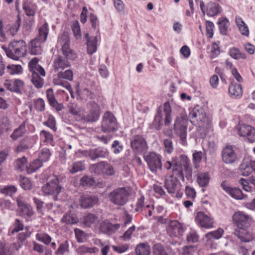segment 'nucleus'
Here are the masks:
<instances>
[{"label": "nucleus", "mask_w": 255, "mask_h": 255, "mask_svg": "<svg viewBox=\"0 0 255 255\" xmlns=\"http://www.w3.org/2000/svg\"><path fill=\"white\" fill-rule=\"evenodd\" d=\"M48 32V24L45 23L39 28L38 36L31 41L29 47L31 54L39 55L41 54L42 52L41 44L46 41Z\"/></svg>", "instance_id": "1"}, {"label": "nucleus", "mask_w": 255, "mask_h": 255, "mask_svg": "<svg viewBox=\"0 0 255 255\" xmlns=\"http://www.w3.org/2000/svg\"><path fill=\"white\" fill-rule=\"evenodd\" d=\"M189 118L192 124L203 128H207L210 123L204 110L199 105L195 106L191 110Z\"/></svg>", "instance_id": "2"}, {"label": "nucleus", "mask_w": 255, "mask_h": 255, "mask_svg": "<svg viewBox=\"0 0 255 255\" xmlns=\"http://www.w3.org/2000/svg\"><path fill=\"white\" fill-rule=\"evenodd\" d=\"M26 53V45L23 40H13L9 43V58L17 60L20 57H24Z\"/></svg>", "instance_id": "3"}, {"label": "nucleus", "mask_w": 255, "mask_h": 255, "mask_svg": "<svg viewBox=\"0 0 255 255\" xmlns=\"http://www.w3.org/2000/svg\"><path fill=\"white\" fill-rule=\"evenodd\" d=\"M188 120L184 117H177L174 124V130L175 134L180 138V142L183 145H186L187 142V128Z\"/></svg>", "instance_id": "4"}, {"label": "nucleus", "mask_w": 255, "mask_h": 255, "mask_svg": "<svg viewBox=\"0 0 255 255\" xmlns=\"http://www.w3.org/2000/svg\"><path fill=\"white\" fill-rule=\"evenodd\" d=\"M129 195L128 190L125 187H120L113 190L109 195V200L115 205L123 206L128 200Z\"/></svg>", "instance_id": "5"}, {"label": "nucleus", "mask_w": 255, "mask_h": 255, "mask_svg": "<svg viewBox=\"0 0 255 255\" xmlns=\"http://www.w3.org/2000/svg\"><path fill=\"white\" fill-rule=\"evenodd\" d=\"M57 45L62 47L63 54L67 59L74 60L77 57L76 53L70 48V38L67 33H63L59 36Z\"/></svg>", "instance_id": "6"}, {"label": "nucleus", "mask_w": 255, "mask_h": 255, "mask_svg": "<svg viewBox=\"0 0 255 255\" xmlns=\"http://www.w3.org/2000/svg\"><path fill=\"white\" fill-rule=\"evenodd\" d=\"M89 170L91 173L99 175L112 176L115 173L113 166L105 161L92 164L89 167Z\"/></svg>", "instance_id": "7"}, {"label": "nucleus", "mask_w": 255, "mask_h": 255, "mask_svg": "<svg viewBox=\"0 0 255 255\" xmlns=\"http://www.w3.org/2000/svg\"><path fill=\"white\" fill-rule=\"evenodd\" d=\"M144 159L146 162L150 170L156 173L162 168L161 156L155 152H150L144 155Z\"/></svg>", "instance_id": "8"}, {"label": "nucleus", "mask_w": 255, "mask_h": 255, "mask_svg": "<svg viewBox=\"0 0 255 255\" xmlns=\"http://www.w3.org/2000/svg\"><path fill=\"white\" fill-rule=\"evenodd\" d=\"M102 130L105 132L115 130L117 128V120L115 116L111 112H106L103 117Z\"/></svg>", "instance_id": "9"}, {"label": "nucleus", "mask_w": 255, "mask_h": 255, "mask_svg": "<svg viewBox=\"0 0 255 255\" xmlns=\"http://www.w3.org/2000/svg\"><path fill=\"white\" fill-rule=\"evenodd\" d=\"M43 193L47 195H52L54 200H57V196L61 190V187L58 184V180L54 178L47 182L42 187Z\"/></svg>", "instance_id": "10"}, {"label": "nucleus", "mask_w": 255, "mask_h": 255, "mask_svg": "<svg viewBox=\"0 0 255 255\" xmlns=\"http://www.w3.org/2000/svg\"><path fill=\"white\" fill-rule=\"evenodd\" d=\"M233 221L238 228H248L252 221V218L244 212L237 211L233 215Z\"/></svg>", "instance_id": "11"}, {"label": "nucleus", "mask_w": 255, "mask_h": 255, "mask_svg": "<svg viewBox=\"0 0 255 255\" xmlns=\"http://www.w3.org/2000/svg\"><path fill=\"white\" fill-rule=\"evenodd\" d=\"M222 189L228 194L231 197L236 200H243L248 198L244 195L242 190L237 187H232L226 181H223L221 184Z\"/></svg>", "instance_id": "12"}, {"label": "nucleus", "mask_w": 255, "mask_h": 255, "mask_svg": "<svg viewBox=\"0 0 255 255\" xmlns=\"http://www.w3.org/2000/svg\"><path fill=\"white\" fill-rule=\"evenodd\" d=\"M90 106V110L89 112L86 114L83 112L81 119L83 122H94L99 119L100 117L99 108L98 105L92 102L89 104Z\"/></svg>", "instance_id": "13"}, {"label": "nucleus", "mask_w": 255, "mask_h": 255, "mask_svg": "<svg viewBox=\"0 0 255 255\" xmlns=\"http://www.w3.org/2000/svg\"><path fill=\"white\" fill-rule=\"evenodd\" d=\"M132 149L136 153L145 152L148 146L145 139L140 135L134 136L130 140Z\"/></svg>", "instance_id": "14"}, {"label": "nucleus", "mask_w": 255, "mask_h": 255, "mask_svg": "<svg viewBox=\"0 0 255 255\" xmlns=\"http://www.w3.org/2000/svg\"><path fill=\"white\" fill-rule=\"evenodd\" d=\"M195 221L201 227L210 229L213 227V219L203 212H198L195 217Z\"/></svg>", "instance_id": "15"}, {"label": "nucleus", "mask_w": 255, "mask_h": 255, "mask_svg": "<svg viewBox=\"0 0 255 255\" xmlns=\"http://www.w3.org/2000/svg\"><path fill=\"white\" fill-rule=\"evenodd\" d=\"M241 175L248 176L252 173H255V161L252 160L249 157H245L240 166Z\"/></svg>", "instance_id": "16"}, {"label": "nucleus", "mask_w": 255, "mask_h": 255, "mask_svg": "<svg viewBox=\"0 0 255 255\" xmlns=\"http://www.w3.org/2000/svg\"><path fill=\"white\" fill-rule=\"evenodd\" d=\"M239 134L241 136H247L249 142L255 141V128L253 127L246 125H242L239 126Z\"/></svg>", "instance_id": "17"}, {"label": "nucleus", "mask_w": 255, "mask_h": 255, "mask_svg": "<svg viewBox=\"0 0 255 255\" xmlns=\"http://www.w3.org/2000/svg\"><path fill=\"white\" fill-rule=\"evenodd\" d=\"M16 202L21 216L30 217L34 214L31 206L26 204L21 196L17 197Z\"/></svg>", "instance_id": "18"}, {"label": "nucleus", "mask_w": 255, "mask_h": 255, "mask_svg": "<svg viewBox=\"0 0 255 255\" xmlns=\"http://www.w3.org/2000/svg\"><path fill=\"white\" fill-rule=\"evenodd\" d=\"M237 156L232 146H226L222 150V159L226 164L234 163L237 159Z\"/></svg>", "instance_id": "19"}, {"label": "nucleus", "mask_w": 255, "mask_h": 255, "mask_svg": "<svg viewBox=\"0 0 255 255\" xmlns=\"http://www.w3.org/2000/svg\"><path fill=\"white\" fill-rule=\"evenodd\" d=\"M183 228L176 220L171 221L167 228V232L171 236H179L182 234Z\"/></svg>", "instance_id": "20"}, {"label": "nucleus", "mask_w": 255, "mask_h": 255, "mask_svg": "<svg viewBox=\"0 0 255 255\" xmlns=\"http://www.w3.org/2000/svg\"><path fill=\"white\" fill-rule=\"evenodd\" d=\"M99 202V198L96 196L83 195L80 199V205L82 208H90L96 205Z\"/></svg>", "instance_id": "21"}, {"label": "nucleus", "mask_w": 255, "mask_h": 255, "mask_svg": "<svg viewBox=\"0 0 255 255\" xmlns=\"http://www.w3.org/2000/svg\"><path fill=\"white\" fill-rule=\"evenodd\" d=\"M235 235L242 242H249L253 239L252 233L248 230V228H238L235 231Z\"/></svg>", "instance_id": "22"}, {"label": "nucleus", "mask_w": 255, "mask_h": 255, "mask_svg": "<svg viewBox=\"0 0 255 255\" xmlns=\"http://www.w3.org/2000/svg\"><path fill=\"white\" fill-rule=\"evenodd\" d=\"M53 67L55 71L59 72L65 68L70 66V63L67 60L60 56L55 57L53 62Z\"/></svg>", "instance_id": "23"}, {"label": "nucleus", "mask_w": 255, "mask_h": 255, "mask_svg": "<svg viewBox=\"0 0 255 255\" xmlns=\"http://www.w3.org/2000/svg\"><path fill=\"white\" fill-rule=\"evenodd\" d=\"M178 179L177 177L170 175L165 182V187L170 194H173L178 191Z\"/></svg>", "instance_id": "24"}, {"label": "nucleus", "mask_w": 255, "mask_h": 255, "mask_svg": "<svg viewBox=\"0 0 255 255\" xmlns=\"http://www.w3.org/2000/svg\"><path fill=\"white\" fill-rule=\"evenodd\" d=\"M85 37L87 41V52L89 54L92 55L97 51L98 43L97 37H90L88 33L85 34Z\"/></svg>", "instance_id": "25"}, {"label": "nucleus", "mask_w": 255, "mask_h": 255, "mask_svg": "<svg viewBox=\"0 0 255 255\" xmlns=\"http://www.w3.org/2000/svg\"><path fill=\"white\" fill-rule=\"evenodd\" d=\"M68 112L74 116L77 121H80L82 119L83 110L78 104L70 103L67 106Z\"/></svg>", "instance_id": "26"}, {"label": "nucleus", "mask_w": 255, "mask_h": 255, "mask_svg": "<svg viewBox=\"0 0 255 255\" xmlns=\"http://www.w3.org/2000/svg\"><path fill=\"white\" fill-rule=\"evenodd\" d=\"M82 222L85 227L91 228L96 226L99 223V220L98 217L96 215L89 213L83 217Z\"/></svg>", "instance_id": "27"}, {"label": "nucleus", "mask_w": 255, "mask_h": 255, "mask_svg": "<svg viewBox=\"0 0 255 255\" xmlns=\"http://www.w3.org/2000/svg\"><path fill=\"white\" fill-rule=\"evenodd\" d=\"M38 62L39 59L36 57L32 59L28 63L29 70L31 73L39 72L41 76H45V70L40 65L38 64Z\"/></svg>", "instance_id": "28"}, {"label": "nucleus", "mask_w": 255, "mask_h": 255, "mask_svg": "<svg viewBox=\"0 0 255 255\" xmlns=\"http://www.w3.org/2000/svg\"><path fill=\"white\" fill-rule=\"evenodd\" d=\"M221 11V7L214 2H209L207 5L206 13L210 16H214L218 14Z\"/></svg>", "instance_id": "29"}, {"label": "nucleus", "mask_w": 255, "mask_h": 255, "mask_svg": "<svg viewBox=\"0 0 255 255\" xmlns=\"http://www.w3.org/2000/svg\"><path fill=\"white\" fill-rule=\"evenodd\" d=\"M229 93L234 98H240L243 94L241 85L239 84L232 83L229 87Z\"/></svg>", "instance_id": "30"}, {"label": "nucleus", "mask_w": 255, "mask_h": 255, "mask_svg": "<svg viewBox=\"0 0 255 255\" xmlns=\"http://www.w3.org/2000/svg\"><path fill=\"white\" fill-rule=\"evenodd\" d=\"M162 110L160 108H158L157 111V114L154 117L152 124L150 125V128L151 129H155L159 130L161 127V122L162 121Z\"/></svg>", "instance_id": "31"}, {"label": "nucleus", "mask_w": 255, "mask_h": 255, "mask_svg": "<svg viewBox=\"0 0 255 255\" xmlns=\"http://www.w3.org/2000/svg\"><path fill=\"white\" fill-rule=\"evenodd\" d=\"M163 112L164 114V125L169 126L172 121L171 108L168 102H165L163 105Z\"/></svg>", "instance_id": "32"}, {"label": "nucleus", "mask_w": 255, "mask_h": 255, "mask_svg": "<svg viewBox=\"0 0 255 255\" xmlns=\"http://www.w3.org/2000/svg\"><path fill=\"white\" fill-rule=\"evenodd\" d=\"M210 175L208 172H201L197 175V181L201 187H206L209 183Z\"/></svg>", "instance_id": "33"}, {"label": "nucleus", "mask_w": 255, "mask_h": 255, "mask_svg": "<svg viewBox=\"0 0 255 255\" xmlns=\"http://www.w3.org/2000/svg\"><path fill=\"white\" fill-rule=\"evenodd\" d=\"M236 22L241 34L245 36H248L249 30L247 25L243 21V19L237 16L236 17Z\"/></svg>", "instance_id": "34"}, {"label": "nucleus", "mask_w": 255, "mask_h": 255, "mask_svg": "<svg viewBox=\"0 0 255 255\" xmlns=\"http://www.w3.org/2000/svg\"><path fill=\"white\" fill-rule=\"evenodd\" d=\"M31 82L34 86L37 88H41L44 84L43 79L39 74V72L31 73Z\"/></svg>", "instance_id": "35"}, {"label": "nucleus", "mask_w": 255, "mask_h": 255, "mask_svg": "<svg viewBox=\"0 0 255 255\" xmlns=\"http://www.w3.org/2000/svg\"><path fill=\"white\" fill-rule=\"evenodd\" d=\"M135 252L137 255H149L150 248L147 244H140L136 246Z\"/></svg>", "instance_id": "36"}, {"label": "nucleus", "mask_w": 255, "mask_h": 255, "mask_svg": "<svg viewBox=\"0 0 255 255\" xmlns=\"http://www.w3.org/2000/svg\"><path fill=\"white\" fill-rule=\"evenodd\" d=\"M98 248L96 247L89 248L84 245L79 247L76 250L79 255H85L86 254H94L97 252Z\"/></svg>", "instance_id": "37"}, {"label": "nucleus", "mask_w": 255, "mask_h": 255, "mask_svg": "<svg viewBox=\"0 0 255 255\" xmlns=\"http://www.w3.org/2000/svg\"><path fill=\"white\" fill-rule=\"evenodd\" d=\"M224 233V230L222 228H219L217 230L209 232L206 234L205 238L207 241L212 240H218L222 237Z\"/></svg>", "instance_id": "38"}, {"label": "nucleus", "mask_w": 255, "mask_h": 255, "mask_svg": "<svg viewBox=\"0 0 255 255\" xmlns=\"http://www.w3.org/2000/svg\"><path fill=\"white\" fill-rule=\"evenodd\" d=\"M230 55L235 59H245L247 58L246 55L242 52L239 49L232 47L229 49Z\"/></svg>", "instance_id": "39"}, {"label": "nucleus", "mask_w": 255, "mask_h": 255, "mask_svg": "<svg viewBox=\"0 0 255 255\" xmlns=\"http://www.w3.org/2000/svg\"><path fill=\"white\" fill-rule=\"evenodd\" d=\"M36 239L46 245H49L52 241L51 237L46 233H38L35 235Z\"/></svg>", "instance_id": "40"}, {"label": "nucleus", "mask_w": 255, "mask_h": 255, "mask_svg": "<svg viewBox=\"0 0 255 255\" xmlns=\"http://www.w3.org/2000/svg\"><path fill=\"white\" fill-rule=\"evenodd\" d=\"M85 168L84 161H79L73 163L71 168L69 169L70 173L74 174L83 171Z\"/></svg>", "instance_id": "41"}, {"label": "nucleus", "mask_w": 255, "mask_h": 255, "mask_svg": "<svg viewBox=\"0 0 255 255\" xmlns=\"http://www.w3.org/2000/svg\"><path fill=\"white\" fill-rule=\"evenodd\" d=\"M173 177H177V179H180L183 181L184 180V177L182 170V167L177 163H173L172 168Z\"/></svg>", "instance_id": "42"}, {"label": "nucleus", "mask_w": 255, "mask_h": 255, "mask_svg": "<svg viewBox=\"0 0 255 255\" xmlns=\"http://www.w3.org/2000/svg\"><path fill=\"white\" fill-rule=\"evenodd\" d=\"M218 24L219 25L221 33L223 35H226L230 24L228 19L226 18L219 19Z\"/></svg>", "instance_id": "43"}, {"label": "nucleus", "mask_w": 255, "mask_h": 255, "mask_svg": "<svg viewBox=\"0 0 255 255\" xmlns=\"http://www.w3.org/2000/svg\"><path fill=\"white\" fill-rule=\"evenodd\" d=\"M62 221L67 224H74L78 222V219L74 214L69 213L63 216Z\"/></svg>", "instance_id": "44"}, {"label": "nucleus", "mask_w": 255, "mask_h": 255, "mask_svg": "<svg viewBox=\"0 0 255 255\" xmlns=\"http://www.w3.org/2000/svg\"><path fill=\"white\" fill-rule=\"evenodd\" d=\"M25 124H21L18 128L14 130L13 133L11 134L10 137L13 139H16L22 136L25 132Z\"/></svg>", "instance_id": "45"}, {"label": "nucleus", "mask_w": 255, "mask_h": 255, "mask_svg": "<svg viewBox=\"0 0 255 255\" xmlns=\"http://www.w3.org/2000/svg\"><path fill=\"white\" fill-rule=\"evenodd\" d=\"M95 181L93 178L84 176L80 180V184L83 187H90L94 185Z\"/></svg>", "instance_id": "46"}, {"label": "nucleus", "mask_w": 255, "mask_h": 255, "mask_svg": "<svg viewBox=\"0 0 255 255\" xmlns=\"http://www.w3.org/2000/svg\"><path fill=\"white\" fill-rule=\"evenodd\" d=\"M69 245L68 242L65 241L59 245L58 249L55 253L56 255H63L65 253L69 252Z\"/></svg>", "instance_id": "47"}, {"label": "nucleus", "mask_w": 255, "mask_h": 255, "mask_svg": "<svg viewBox=\"0 0 255 255\" xmlns=\"http://www.w3.org/2000/svg\"><path fill=\"white\" fill-rule=\"evenodd\" d=\"M8 72L11 75L19 74L22 73V68L20 65H8L7 66Z\"/></svg>", "instance_id": "48"}, {"label": "nucleus", "mask_w": 255, "mask_h": 255, "mask_svg": "<svg viewBox=\"0 0 255 255\" xmlns=\"http://www.w3.org/2000/svg\"><path fill=\"white\" fill-rule=\"evenodd\" d=\"M27 160L25 156L17 159L15 162V167L20 171L24 170L26 167Z\"/></svg>", "instance_id": "49"}, {"label": "nucleus", "mask_w": 255, "mask_h": 255, "mask_svg": "<svg viewBox=\"0 0 255 255\" xmlns=\"http://www.w3.org/2000/svg\"><path fill=\"white\" fill-rule=\"evenodd\" d=\"M112 224L108 221H103L100 224V230L103 233H109L112 230Z\"/></svg>", "instance_id": "50"}, {"label": "nucleus", "mask_w": 255, "mask_h": 255, "mask_svg": "<svg viewBox=\"0 0 255 255\" xmlns=\"http://www.w3.org/2000/svg\"><path fill=\"white\" fill-rule=\"evenodd\" d=\"M74 232L76 240L78 242L83 243L86 241L87 235L83 231L79 229H75L74 230Z\"/></svg>", "instance_id": "51"}, {"label": "nucleus", "mask_w": 255, "mask_h": 255, "mask_svg": "<svg viewBox=\"0 0 255 255\" xmlns=\"http://www.w3.org/2000/svg\"><path fill=\"white\" fill-rule=\"evenodd\" d=\"M20 186L24 190H30L32 188V183L29 178L20 176L19 177Z\"/></svg>", "instance_id": "52"}, {"label": "nucleus", "mask_w": 255, "mask_h": 255, "mask_svg": "<svg viewBox=\"0 0 255 255\" xmlns=\"http://www.w3.org/2000/svg\"><path fill=\"white\" fill-rule=\"evenodd\" d=\"M40 136L43 139L44 142L47 144L53 145V136L50 132L44 130H42L40 132Z\"/></svg>", "instance_id": "53"}, {"label": "nucleus", "mask_w": 255, "mask_h": 255, "mask_svg": "<svg viewBox=\"0 0 255 255\" xmlns=\"http://www.w3.org/2000/svg\"><path fill=\"white\" fill-rule=\"evenodd\" d=\"M57 77L71 81L73 79V72L70 70H67L64 72L60 71L57 73Z\"/></svg>", "instance_id": "54"}, {"label": "nucleus", "mask_w": 255, "mask_h": 255, "mask_svg": "<svg viewBox=\"0 0 255 255\" xmlns=\"http://www.w3.org/2000/svg\"><path fill=\"white\" fill-rule=\"evenodd\" d=\"M17 188L13 185H7L0 189V192L8 196H12L16 193Z\"/></svg>", "instance_id": "55"}, {"label": "nucleus", "mask_w": 255, "mask_h": 255, "mask_svg": "<svg viewBox=\"0 0 255 255\" xmlns=\"http://www.w3.org/2000/svg\"><path fill=\"white\" fill-rule=\"evenodd\" d=\"M81 153L83 156L89 157L93 160L97 158L96 149L82 150L81 151Z\"/></svg>", "instance_id": "56"}, {"label": "nucleus", "mask_w": 255, "mask_h": 255, "mask_svg": "<svg viewBox=\"0 0 255 255\" xmlns=\"http://www.w3.org/2000/svg\"><path fill=\"white\" fill-rule=\"evenodd\" d=\"M72 30L76 39L81 38V29L79 23L77 21L73 22L72 26Z\"/></svg>", "instance_id": "57"}, {"label": "nucleus", "mask_w": 255, "mask_h": 255, "mask_svg": "<svg viewBox=\"0 0 255 255\" xmlns=\"http://www.w3.org/2000/svg\"><path fill=\"white\" fill-rule=\"evenodd\" d=\"M51 155L49 149L45 148L40 151L39 155V158L42 162L47 161Z\"/></svg>", "instance_id": "58"}, {"label": "nucleus", "mask_w": 255, "mask_h": 255, "mask_svg": "<svg viewBox=\"0 0 255 255\" xmlns=\"http://www.w3.org/2000/svg\"><path fill=\"white\" fill-rule=\"evenodd\" d=\"M42 166V162L39 158L32 162L28 169V172H34Z\"/></svg>", "instance_id": "59"}, {"label": "nucleus", "mask_w": 255, "mask_h": 255, "mask_svg": "<svg viewBox=\"0 0 255 255\" xmlns=\"http://www.w3.org/2000/svg\"><path fill=\"white\" fill-rule=\"evenodd\" d=\"M135 227L133 225L127 230L123 236H121L120 238L125 241H127L131 239V235L135 231Z\"/></svg>", "instance_id": "60"}, {"label": "nucleus", "mask_w": 255, "mask_h": 255, "mask_svg": "<svg viewBox=\"0 0 255 255\" xmlns=\"http://www.w3.org/2000/svg\"><path fill=\"white\" fill-rule=\"evenodd\" d=\"M202 158V152L201 151H195L193 154V162L196 168L199 167L198 164Z\"/></svg>", "instance_id": "61"}, {"label": "nucleus", "mask_w": 255, "mask_h": 255, "mask_svg": "<svg viewBox=\"0 0 255 255\" xmlns=\"http://www.w3.org/2000/svg\"><path fill=\"white\" fill-rule=\"evenodd\" d=\"M214 23L210 21H207L206 23V34L208 37L212 38L213 36Z\"/></svg>", "instance_id": "62"}, {"label": "nucleus", "mask_w": 255, "mask_h": 255, "mask_svg": "<svg viewBox=\"0 0 255 255\" xmlns=\"http://www.w3.org/2000/svg\"><path fill=\"white\" fill-rule=\"evenodd\" d=\"M24 86V82L20 80L15 79L14 80V92L20 93L23 89Z\"/></svg>", "instance_id": "63"}, {"label": "nucleus", "mask_w": 255, "mask_h": 255, "mask_svg": "<svg viewBox=\"0 0 255 255\" xmlns=\"http://www.w3.org/2000/svg\"><path fill=\"white\" fill-rule=\"evenodd\" d=\"M153 255H167L163 247L159 245H156L153 248Z\"/></svg>", "instance_id": "64"}]
</instances>
